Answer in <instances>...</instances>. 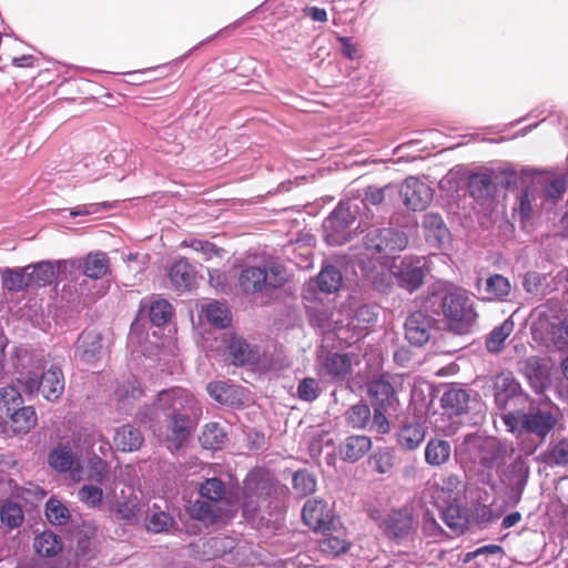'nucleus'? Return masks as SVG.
Masks as SVG:
<instances>
[{"label": "nucleus", "mask_w": 568, "mask_h": 568, "mask_svg": "<svg viewBox=\"0 0 568 568\" xmlns=\"http://www.w3.org/2000/svg\"><path fill=\"white\" fill-rule=\"evenodd\" d=\"M199 494L201 498L191 503L187 508L192 519L211 526L233 514L235 505L221 479L207 478L200 485Z\"/></svg>", "instance_id": "nucleus-1"}, {"label": "nucleus", "mask_w": 568, "mask_h": 568, "mask_svg": "<svg viewBox=\"0 0 568 568\" xmlns=\"http://www.w3.org/2000/svg\"><path fill=\"white\" fill-rule=\"evenodd\" d=\"M286 267L275 261L264 265L244 266L239 275V285L246 294H270L288 281Z\"/></svg>", "instance_id": "nucleus-2"}, {"label": "nucleus", "mask_w": 568, "mask_h": 568, "mask_svg": "<svg viewBox=\"0 0 568 568\" xmlns=\"http://www.w3.org/2000/svg\"><path fill=\"white\" fill-rule=\"evenodd\" d=\"M503 420L508 430L521 434H534L545 438L557 424V416L549 408H531L528 413H507Z\"/></svg>", "instance_id": "nucleus-3"}, {"label": "nucleus", "mask_w": 568, "mask_h": 568, "mask_svg": "<svg viewBox=\"0 0 568 568\" xmlns=\"http://www.w3.org/2000/svg\"><path fill=\"white\" fill-rule=\"evenodd\" d=\"M439 306L449 328L458 334L467 333L476 321L473 301L464 291L445 294Z\"/></svg>", "instance_id": "nucleus-4"}, {"label": "nucleus", "mask_w": 568, "mask_h": 568, "mask_svg": "<svg viewBox=\"0 0 568 568\" xmlns=\"http://www.w3.org/2000/svg\"><path fill=\"white\" fill-rule=\"evenodd\" d=\"M17 383L29 395L41 394L49 402L57 400L64 390V377L58 366H50L38 376L34 372H28L17 378Z\"/></svg>", "instance_id": "nucleus-5"}, {"label": "nucleus", "mask_w": 568, "mask_h": 568, "mask_svg": "<svg viewBox=\"0 0 568 568\" xmlns=\"http://www.w3.org/2000/svg\"><path fill=\"white\" fill-rule=\"evenodd\" d=\"M408 244V239L404 232L393 229H372L365 236L364 255L369 260L378 254L377 261L382 265L383 262L392 260V253L404 250Z\"/></svg>", "instance_id": "nucleus-6"}, {"label": "nucleus", "mask_w": 568, "mask_h": 568, "mask_svg": "<svg viewBox=\"0 0 568 568\" xmlns=\"http://www.w3.org/2000/svg\"><path fill=\"white\" fill-rule=\"evenodd\" d=\"M357 205L342 202L323 223L324 239L329 245H342L349 239V225L354 222Z\"/></svg>", "instance_id": "nucleus-7"}, {"label": "nucleus", "mask_w": 568, "mask_h": 568, "mask_svg": "<svg viewBox=\"0 0 568 568\" xmlns=\"http://www.w3.org/2000/svg\"><path fill=\"white\" fill-rule=\"evenodd\" d=\"M384 266L387 267L388 284L394 277L399 286L414 292L423 283L424 271L418 258L394 256L389 262H383L382 267Z\"/></svg>", "instance_id": "nucleus-8"}, {"label": "nucleus", "mask_w": 568, "mask_h": 568, "mask_svg": "<svg viewBox=\"0 0 568 568\" xmlns=\"http://www.w3.org/2000/svg\"><path fill=\"white\" fill-rule=\"evenodd\" d=\"M158 410L166 413L170 410L171 414L176 412H192L196 417L201 414V408L193 395L183 388H171L161 390L158 394L154 407L152 408L150 419H158Z\"/></svg>", "instance_id": "nucleus-9"}, {"label": "nucleus", "mask_w": 568, "mask_h": 568, "mask_svg": "<svg viewBox=\"0 0 568 568\" xmlns=\"http://www.w3.org/2000/svg\"><path fill=\"white\" fill-rule=\"evenodd\" d=\"M535 338L541 339L547 346L562 349L568 346V314L539 318L532 325Z\"/></svg>", "instance_id": "nucleus-10"}, {"label": "nucleus", "mask_w": 568, "mask_h": 568, "mask_svg": "<svg viewBox=\"0 0 568 568\" xmlns=\"http://www.w3.org/2000/svg\"><path fill=\"white\" fill-rule=\"evenodd\" d=\"M270 493L268 479H265L260 471L251 473L244 481L243 515L246 518H253L260 508V503L264 501Z\"/></svg>", "instance_id": "nucleus-11"}, {"label": "nucleus", "mask_w": 568, "mask_h": 568, "mask_svg": "<svg viewBox=\"0 0 568 568\" xmlns=\"http://www.w3.org/2000/svg\"><path fill=\"white\" fill-rule=\"evenodd\" d=\"M465 444L475 449V459L487 468L499 466L504 463L506 447L501 445L496 438L488 437L481 438L478 436L469 435L466 437Z\"/></svg>", "instance_id": "nucleus-12"}, {"label": "nucleus", "mask_w": 568, "mask_h": 568, "mask_svg": "<svg viewBox=\"0 0 568 568\" xmlns=\"http://www.w3.org/2000/svg\"><path fill=\"white\" fill-rule=\"evenodd\" d=\"M49 466L58 473H70L73 480H81L83 466L81 458L75 454L69 443H61L48 455Z\"/></svg>", "instance_id": "nucleus-13"}, {"label": "nucleus", "mask_w": 568, "mask_h": 568, "mask_svg": "<svg viewBox=\"0 0 568 568\" xmlns=\"http://www.w3.org/2000/svg\"><path fill=\"white\" fill-rule=\"evenodd\" d=\"M229 356L234 365H248L253 367H264L261 363V353L257 347L251 346L245 339L233 334H224Z\"/></svg>", "instance_id": "nucleus-14"}, {"label": "nucleus", "mask_w": 568, "mask_h": 568, "mask_svg": "<svg viewBox=\"0 0 568 568\" xmlns=\"http://www.w3.org/2000/svg\"><path fill=\"white\" fill-rule=\"evenodd\" d=\"M400 194L406 207L413 211L426 209L433 200L432 189L420 180L409 176L402 185Z\"/></svg>", "instance_id": "nucleus-15"}, {"label": "nucleus", "mask_w": 568, "mask_h": 568, "mask_svg": "<svg viewBox=\"0 0 568 568\" xmlns=\"http://www.w3.org/2000/svg\"><path fill=\"white\" fill-rule=\"evenodd\" d=\"M83 267V274L90 278H102L110 272V260L103 252L89 253L82 263L77 260L62 261L58 263V271H65L68 267Z\"/></svg>", "instance_id": "nucleus-16"}, {"label": "nucleus", "mask_w": 568, "mask_h": 568, "mask_svg": "<svg viewBox=\"0 0 568 568\" xmlns=\"http://www.w3.org/2000/svg\"><path fill=\"white\" fill-rule=\"evenodd\" d=\"M37 414L32 406L19 407L7 413L2 430L8 436L28 434L37 424Z\"/></svg>", "instance_id": "nucleus-17"}, {"label": "nucleus", "mask_w": 568, "mask_h": 568, "mask_svg": "<svg viewBox=\"0 0 568 568\" xmlns=\"http://www.w3.org/2000/svg\"><path fill=\"white\" fill-rule=\"evenodd\" d=\"M302 516L304 523L315 531L326 532L334 525L331 509L322 500H307L303 507Z\"/></svg>", "instance_id": "nucleus-18"}, {"label": "nucleus", "mask_w": 568, "mask_h": 568, "mask_svg": "<svg viewBox=\"0 0 568 568\" xmlns=\"http://www.w3.org/2000/svg\"><path fill=\"white\" fill-rule=\"evenodd\" d=\"M102 337L95 331H84L74 346V357L85 364H94L102 355Z\"/></svg>", "instance_id": "nucleus-19"}, {"label": "nucleus", "mask_w": 568, "mask_h": 568, "mask_svg": "<svg viewBox=\"0 0 568 568\" xmlns=\"http://www.w3.org/2000/svg\"><path fill=\"white\" fill-rule=\"evenodd\" d=\"M190 414L193 415L192 412L182 410L170 415L165 434L169 449H179L189 437L192 429Z\"/></svg>", "instance_id": "nucleus-20"}, {"label": "nucleus", "mask_w": 568, "mask_h": 568, "mask_svg": "<svg viewBox=\"0 0 568 568\" xmlns=\"http://www.w3.org/2000/svg\"><path fill=\"white\" fill-rule=\"evenodd\" d=\"M434 329L433 321L423 312H415L405 322V336L407 341L416 346H423L432 336Z\"/></svg>", "instance_id": "nucleus-21"}, {"label": "nucleus", "mask_w": 568, "mask_h": 568, "mask_svg": "<svg viewBox=\"0 0 568 568\" xmlns=\"http://www.w3.org/2000/svg\"><path fill=\"white\" fill-rule=\"evenodd\" d=\"M413 517L409 510L399 509L388 513L382 521L384 531L392 538H404L413 530Z\"/></svg>", "instance_id": "nucleus-22"}, {"label": "nucleus", "mask_w": 568, "mask_h": 568, "mask_svg": "<svg viewBox=\"0 0 568 568\" xmlns=\"http://www.w3.org/2000/svg\"><path fill=\"white\" fill-rule=\"evenodd\" d=\"M318 366L320 375L337 378L349 372L352 362L347 354L322 353L318 356Z\"/></svg>", "instance_id": "nucleus-23"}, {"label": "nucleus", "mask_w": 568, "mask_h": 568, "mask_svg": "<svg viewBox=\"0 0 568 568\" xmlns=\"http://www.w3.org/2000/svg\"><path fill=\"white\" fill-rule=\"evenodd\" d=\"M368 394L374 407L386 408V410L396 409L398 400L394 387L388 381L384 378L372 381L368 386Z\"/></svg>", "instance_id": "nucleus-24"}, {"label": "nucleus", "mask_w": 568, "mask_h": 568, "mask_svg": "<svg viewBox=\"0 0 568 568\" xmlns=\"http://www.w3.org/2000/svg\"><path fill=\"white\" fill-rule=\"evenodd\" d=\"M371 438L364 435L347 437L338 447L343 460L355 463L363 458L371 449Z\"/></svg>", "instance_id": "nucleus-25"}, {"label": "nucleus", "mask_w": 568, "mask_h": 568, "mask_svg": "<svg viewBox=\"0 0 568 568\" xmlns=\"http://www.w3.org/2000/svg\"><path fill=\"white\" fill-rule=\"evenodd\" d=\"M424 234L430 246L439 248L448 239V230L440 215L427 213L423 219Z\"/></svg>", "instance_id": "nucleus-26"}, {"label": "nucleus", "mask_w": 568, "mask_h": 568, "mask_svg": "<svg viewBox=\"0 0 568 568\" xmlns=\"http://www.w3.org/2000/svg\"><path fill=\"white\" fill-rule=\"evenodd\" d=\"M495 400L499 408H506L511 398L519 395L520 386L510 373H501L494 382Z\"/></svg>", "instance_id": "nucleus-27"}, {"label": "nucleus", "mask_w": 568, "mask_h": 568, "mask_svg": "<svg viewBox=\"0 0 568 568\" xmlns=\"http://www.w3.org/2000/svg\"><path fill=\"white\" fill-rule=\"evenodd\" d=\"M442 509L443 520L455 532H462L467 526V514L458 501L436 500Z\"/></svg>", "instance_id": "nucleus-28"}, {"label": "nucleus", "mask_w": 568, "mask_h": 568, "mask_svg": "<svg viewBox=\"0 0 568 568\" xmlns=\"http://www.w3.org/2000/svg\"><path fill=\"white\" fill-rule=\"evenodd\" d=\"M143 443L141 432L131 425H123L116 428L113 436L114 446L121 452L138 450Z\"/></svg>", "instance_id": "nucleus-29"}, {"label": "nucleus", "mask_w": 568, "mask_h": 568, "mask_svg": "<svg viewBox=\"0 0 568 568\" xmlns=\"http://www.w3.org/2000/svg\"><path fill=\"white\" fill-rule=\"evenodd\" d=\"M144 507L142 499L136 494H131L123 501H119L113 511L118 519L134 523L144 513Z\"/></svg>", "instance_id": "nucleus-30"}, {"label": "nucleus", "mask_w": 568, "mask_h": 568, "mask_svg": "<svg viewBox=\"0 0 568 568\" xmlns=\"http://www.w3.org/2000/svg\"><path fill=\"white\" fill-rule=\"evenodd\" d=\"M169 277L175 288L186 290L194 283L195 273L185 260H179L171 266Z\"/></svg>", "instance_id": "nucleus-31"}, {"label": "nucleus", "mask_w": 568, "mask_h": 568, "mask_svg": "<svg viewBox=\"0 0 568 568\" xmlns=\"http://www.w3.org/2000/svg\"><path fill=\"white\" fill-rule=\"evenodd\" d=\"M209 395L222 405H235L240 402V390L225 382H212L206 386Z\"/></svg>", "instance_id": "nucleus-32"}, {"label": "nucleus", "mask_w": 568, "mask_h": 568, "mask_svg": "<svg viewBox=\"0 0 568 568\" xmlns=\"http://www.w3.org/2000/svg\"><path fill=\"white\" fill-rule=\"evenodd\" d=\"M424 439L425 429L417 423L405 424L397 435V442L405 450L417 448Z\"/></svg>", "instance_id": "nucleus-33"}, {"label": "nucleus", "mask_w": 568, "mask_h": 568, "mask_svg": "<svg viewBox=\"0 0 568 568\" xmlns=\"http://www.w3.org/2000/svg\"><path fill=\"white\" fill-rule=\"evenodd\" d=\"M450 444L443 439H430L425 448V459L432 466H442L449 460Z\"/></svg>", "instance_id": "nucleus-34"}, {"label": "nucleus", "mask_w": 568, "mask_h": 568, "mask_svg": "<svg viewBox=\"0 0 568 568\" xmlns=\"http://www.w3.org/2000/svg\"><path fill=\"white\" fill-rule=\"evenodd\" d=\"M33 548L39 556L50 558L61 551L62 542L53 532L44 531L34 538Z\"/></svg>", "instance_id": "nucleus-35"}, {"label": "nucleus", "mask_w": 568, "mask_h": 568, "mask_svg": "<svg viewBox=\"0 0 568 568\" xmlns=\"http://www.w3.org/2000/svg\"><path fill=\"white\" fill-rule=\"evenodd\" d=\"M225 440L226 432L224 427L216 422L206 424L200 435L201 445L207 449H219Z\"/></svg>", "instance_id": "nucleus-36"}, {"label": "nucleus", "mask_w": 568, "mask_h": 568, "mask_svg": "<svg viewBox=\"0 0 568 568\" xmlns=\"http://www.w3.org/2000/svg\"><path fill=\"white\" fill-rule=\"evenodd\" d=\"M511 290L510 282L507 277L500 274H494L485 281L484 292L486 293L485 298L489 301L505 300Z\"/></svg>", "instance_id": "nucleus-37"}, {"label": "nucleus", "mask_w": 568, "mask_h": 568, "mask_svg": "<svg viewBox=\"0 0 568 568\" xmlns=\"http://www.w3.org/2000/svg\"><path fill=\"white\" fill-rule=\"evenodd\" d=\"M29 268L31 266H27L23 268H4L1 271L2 284L3 286L12 292H18L23 290L24 287L31 285L30 276L28 274Z\"/></svg>", "instance_id": "nucleus-38"}, {"label": "nucleus", "mask_w": 568, "mask_h": 568, "mask_svg": "<svg viewBox=\"0 0 568 568\" xmlns=\"http://www.w3.org/2000/svg\"><path fill=\"white\" fill-rule=\"evenodd\" d=\"M236 546V540L230 536H215L207 539L203 545V552L207 557H223L231 552Z\"/></svg>", "instance_id": "nucleus-39"}, {"label": "nucleus", "mask_w": 568, "mask_h": 568, "mask_svg": "<svg viewBox=\"0 0 568 568\" xmlns=\"http://www.w3.org/2000/svg\"><path fill=\"white\" fill-rule=\"evenodd\" d=\"M202 313L207 322L216 327H225L231 322V314L227 306L216 301L202 306Z\"/></svg>", "instance_id": "nucleus-40"}, {"label": "nucleus", "mask_w": 568, "mask_h": 568, "mask_svg": "<svg viewBox=\"0 0 568 568\" xmlns=\"http://www.w3.org/2000/svg\"><path fill=\"white\" fill-rule=\"evenodd\" d=\"M515 324L513 321L505 320L499 326L495 327L486 341V347L490 353H499L506 339L513 333Z\"/></svg>", "instance_id": "nucleus-41"}, {"label": "nucleus", "mask_w": 568, "mask_h": 568, "mask_svg": "<svg viewBox=\"0 0 568 568\" xmlns=\"http://www.w3.org/2000/svg\"><path fill=\"white\" fill-rule=\"evenodd\" d=\"M463 483L456 475H448L443 479L439 488V495L436 500L459 501L463 496Z\"/></svg>", "instance_id": "nucleus-42"}, {"label": "nucleus", "mask_w": 568, "mask_h": 568, "mask_svg": "<svg viewBox=\"0 0 568 568\" xmlns=\"http://www.w3.org/2000/svg\"><path fill=\"white\" fill-rule=\"evenodd\" d=\"M342 283L341 272L332 265L322 268L316 278V284L322 292L333 293L337 291Z\"/></svg>", "instance_id": "nucleus-43"}, {"label": "nucleus", "mask_w": 568, "mask_h": 568, "mask_svg": "<svg viewBox=\"0 0 568 568\" xmlns=\"http://www.w3.org/2000/svg\"><path fill=\"white\" fill-rule=\"evenodd\" d=\"M23 518V511L17 503L6 501L0 508V520L9 529L18 528Z\"/></svg>", "instance_id": "nucleus-44"}, {"label": "nucleus", "mask_w": 568, "mask_h": 568, "mask_svg": "<svg viewBox=\"0 0 568 568\" xmlns=\"http://www.w3.org/2000/svg\"><path fill=\"white\" fill-rule=\"evenodd\" d=\"M528 474H529V468L526 465V463L523 459L517 458L513 465V481H511V486H513L511 489L514 491L515 501H518L521 497L524 488L527 484Z\"/></svg>", "instance_id": "nucleus-45"}, {"label": "nucleus", "mask_w": 568, "mask_h": 568, "mask_svg": "<svg viewBox=\"0 0 568 568\" xmlns=\"http://www.w3.org/2000/svg\"><path fill=\"white\" fill-rule=\"evenodd\" d=\"M57 273L55 266L50 262H40L28 272L31 285H45L53 281Z\"/></svg>", "instance_id": "nucleus-46"}, {"label": "nucleus", "mask_w": 568, "mask_h": 568, "mask_svg": "<svg viewBox=\"0 0 568 568\" xmlns=\"http://www.w3.org/2000/svg\"><path fill=\"white\" fill-rule=\"evenodd\" d=\"M468 402V394L460 388H450L442 397L443 406L450 408L455 414L463 412Z\"/></svg>", "instance_id": "nucleus-47"}, {"label": "nucleus", "mask_w": 568, "mask_h": 568, "mask_svg": "<svg viewBox=\"0 0 568 568\" xmlns=\"http://www.w3.org/2000/svg\"><path fill=\"white\" fill-rule=\"evenodd\" d=\"M182 246L191 247L194 252L199 253L204 261H210L214 256L221 257L223 252L214 244L199 239L184 240Z\"/></svg>", "instance_id": "nucleus-48"}, {"label": "nucleus", "mask_w": 568, "mask_h": 568, "mask_svg": "<svg viewBox=\"0 0 568 568\" xmlns=\"http://www.w3.org/2000/svg\"><path fill=\"white\" fill-rule=\"evenodd\" d=\"M371 419V409L366 404L353 405L346 412V420L353 428H364Z\"/></svg>", "instance_id": "nucleus-49"}, {"label": "nucleus", "mask_w": 568, "mask_h": 568, "mask_svg": "<svg viewBox=\"0 0 568 568\" xmlns=\"http://www.w3.org/2000/svg\"><path fill=\"white\" fill-rule=\"evenodd\" d=\"M22 396L16 386H6L0 388V409H6L10 413L13 409L21 407Z\"/></svg>", "instance_id": "nucleus-50"}, {"label": "nucleus", "mask_w": 568, "mask_h": 568, "mask_svg": "<svg viewBox=\"0 0 568 568\" xmlns=\"http://www.w3.org/2000/svg\"><path fill=\"white\" fill-rule=\"evenodd\" d=\"M172 315V306L165 300H156L151 304L150 307V320L156 325L161 326L165 324Z\"/></svg>", "instance_id": "nucleus-51"}, {"label": "nucleus", "mask_w": 568, "mask_h": 568, "mask_svg": "<svg viewBox=\"0 0 568 568\" xmlns=\"http://www.w3.org/2000/svg\"><path fill=\"white\" fill-rule=\"evenodd\" d=\"M45 515L50 523L62 525L69 518V510L60 500L50 498L47 501Z\"/></svg>", "instance_id": "nucleus-52"}, {"label": "nucleus", "mask_w": 568, "mask_h": 568, "mask_svg": "<svg viewBox=\"0 0 568 568\" xmlns=\"http://www.w3.org/2000/svg\"><path fill=\"white\" fill-rule=\"evenodd\" d=\"M293 486L297 494L306 496L315 491L316 480L305 470H298L293 477Z\"/></svg>", "instance_id": "nucleus-53"}, {"label": "nucleus", "mask_w": 568, "mask_h": 568, "mask_svg": "<svg viewBox=\"0 0 568 568\" xmlns=\"http://www.w3.org/2000/svg\"><path fill=\"white\" fill-rule=\"evenodd\" d=\"M78 498L88 507L100 506L103 498L102 488L93 485H83L78 491Z\"/></svg>", "instance_id": "nucleus-54"}, {"label": "nucleus", "mask_w": 568, "mask_h": 568, "mask_svg": "<svg viewBox=\"0 0 568 568\" xmlns=\"http://www.w3.org/2000/svg\"><path fill=\"white\" fill-rule=\"evenodd\" d=\"M375 314L368 306H362L357 310L355 316L347 324L352 329L358 331V334L366 329L373 322H375Z\"/></svg>", "instance_id": "nucleus-55"}, {"label": "nucleus", "mask_w": 568, "mask_h": 568, "mask_svg": "<svg viewBox=\"0 0 568 568\" xmlns=\"http://www.w3.org/2000/svg\"><path fill=\"white\" fill-rule=\"evenodd\" d=\"M320 549L322 552L336 556L348 549V542L338 536H327L320 540Z\"/></svg>", "instance_id": "nucleus-56"}, {"label": "nucleus", "mask_w": 568, "mask_h": 568, "mask_svg": "<svg viewBox=\"0 0 568 568\" xmlns=\"http://www.w3.org/2000/svg\"><path fill=\"white\" fill-rule=\"evenodd\" d=\"M359 263L362 264V268L365 272V275L369 277L374 283L379 285H388V278H387V267L384 266V268L381 266L378 261L376 260V264H372V261H368V264H366L364 258H361Z\"/></svg>", "instance_id": "nucleus-57"}, {"label": "nucleus", "mask_w": 568, "mask_h": 568, "mask_svg": "<svg viewBox=\"0 0 568 568\" xmlns=\"http://www.w3.org/2000/svg\"><path fill=\"white\" fill-rule=\"evenodd\" d=\"M173 524L172 517L165 511H154L148 519L146 528L152 532L168 530Z\"/></svg>", "instance_id": "nucleus-58"}, {"label": "nucleus", "mask_w": 568, "mask_h": 568, "mask_svg": "<svg viewBox=\"0 0 568 568\" xmlns=\"http://www.w3.org/2000/svg\"><path fill=\"white\" fill-rule=\"evenodd\" d=\"M108 475V464L97 454L89 460L88 478L102 484Z\"/></svg>", "instance_id": "nucleus-59"}, {"label": "nucleus", "mask_w": 568, "mask_h": 568, "mask_svg": "<svg viewBox=\"0 0 568 568\" xmlns=\"http://www.w3.org/2000/svg\"><path fill=\"white\" fill-rule=\"evenodd\" d=\"M97 535V527L92 523H83L77 532L79 548L87 552L91 547V539Z\"/></svg>", "instance_id": "nucleus-60"}, {"label": "nucleus", "mask_w": 568, "mask_h": 568, "mask_svg": "<svg viewBox=\"0 0 568 568\" xmlns=\"http://www.w3.org/2000/svg\"><path fill=\"white\" fill-rule=\"evenodd\" d=\"M298 397L306 402H313L318 397L320 388L314 378H304L297 387Z\"/></svg>", "instance_id": "nucleus-61"}, {"label": "nucleus", "mask_w": 568, "mask_h": 568, "mask_svg": "<svg viewBox=\"0 0 568 568\" xmlns=\"http://www.w3.org/2000/svg\"><path fill=\"white\" fill-rule=\"evenodd\" d=\"M389 412L390 410H386V408L374 407L372 428L377 433L387 434L390 430L389 422L386 417V414Z\"/></svg>", "instance_id": "nucleus-62"}, {"label": "nucleus", "mask_w": 568, "mask_h": 568, "mask_svg": "<svg viewBox=\"0 0 568 568\" xmlns=\"http://www.w3.org/2000/svg\"><path fill=\"white\" fill-rule=\"evenodd\" d=\"M389 193H395V187L390 184L385 185L384 187L369 186L366 190L365 199L371 204L376 205L382 203L385 196Z\"/></svg>", "instance_id": "nucleus-63"}, {"label": "nucleus", "mask_w": 568, "mask_h": 568, "mask_svg": "<svg viewBox=\"0 0 568 568\" xmlns=\"http://www.w3.org/2000/svg\"><path fill=\"white\" fill-rule=\"evenodd\" d=\"M550 459L556 464H568V440L559 442L550 453Z\"/></svg>", "instance_id": "nucleus-64"}]
</instances>
